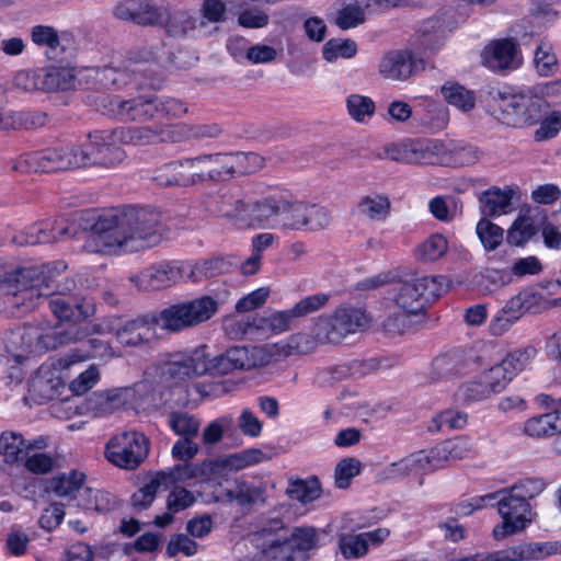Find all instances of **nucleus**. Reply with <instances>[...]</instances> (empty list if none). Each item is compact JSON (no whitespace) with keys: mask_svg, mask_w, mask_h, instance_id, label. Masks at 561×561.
Masks as SVG:
<instances>
[{"mask_svg":"<svg viewBox=\"0 0 561 561\" xmlns=\"http://www.w3.org/2000/svg\"><path fill=\"white\" fill-rule=\"evenodd\" d=\"M160 238V214L128 206L100 215L83 248L89 253L103 255L131 253L157 244Z\"/></svg>","mask_w":561,"mask_h":561,"instance_id":"1","label":"nucleus"},{"mask_svg":"<svg viewBox=\"0 0 561 561\" xmlns=\"http://www.w3.org/2000/svg\"><path fill=\"white\" fill-rule=\"evenodd\" d=\"M67 268L62 261L21 266L0 273V294L8 308L22 313L34 310L54 293V272Z\"/></svg>","mask_w":561,"mask_h":561,"instance_id":"2","label":"nucleus"},{"mask_svg":"<svg viewBox=\"0 0 561 561\" xmlns=\"http://www.w3.org/2000/svg\"><path fill=\"white\" fill-rule=\"evenodd\" d=\"M93 104L103 115L122 123H147L160 117L176 118L187 112L186 105L174 98L154 95L101 94Z\"/></svg>","mask_w":561,"mask_h":561,"instance_id":"3","label":"nucleus"},{"mask_svg":"<svg viewBox=\"0 0 561 561\" xmlns=\"http://www.w3.org/2000/svg\"><path fill=\"white\" fill-rule=\"evenodd\" d=\"M289 353H193V356L171 362L168 374L178 379L194 378L205 375L222 376L233 370H251L270 365L274 356Z\"/></svg>","mask_w":561,"mask_h":561,"instance_id":"4","label":"nucleus"},{"mask_svg":"<svg viewBox=\"0 0 561 561\" xmlns=\"http://www.w3.org/2000/svg\"><path fill=\"white\" fill-rule=\"evenodd\" d=\"M472 442L465 436L438 444L430 450H419L392 462L387 468L390 478H402L413 473L431 472L443 468L445 462L457 461L472 454Z\"/></svg>","mask_w":561,"mask_h":561,"instance_id":"5","label":"nucleus"},{"mask_svg":"<svg viewBox=\"0 0 561 561\" xmlns=\"http://www.w3.org/2000/svg\"><path fill=\"white\" fill-rule=\"evenodd\" d=\"M218 309L219 302L205 295L164 308L159 314H153L152 322L161 323V329L176 333L207 322Z\"/></svg>","mask_w":561,"mask_h":561,"instance_id":"6","label":"nucleus"},{"mask_svg":"<svg viewBox=\"0 0 561 561\" xmlns=\"http://www.w3.org/2000/svg\"><path fill=\"white\" fill-rule=\"evenodd\" d=\"M80 340V331L76 325L56 327L44 332L31 324L8 331L3 337L5 351H16L36 346L43 351H55Z\"/></svg>","mask_w":561,"mask_h":561,"instance_id":"7","label":"nucleus"},{"mask_svg":"<svg viewBox=\"0 0 561 561\" xmlns=\"http://www.w3.org/2000/svg\"><path fill=\"white\" fill-rule=\"evenodd\" d=\"M496 118L504 125L520 128L539 123L547 113V102L530 92L505 94L497 92L493 98Z\"/></svg>","mask_w":561,"mask_h":561,"instance_id":"8","label":"nucleus"},{"mask_svg":"<svg viewBox=\"0 0 561 561\" xmlns=\"http://www.w3.org/2000/svg\"><path fill=\"white\" fill-rule=\"evenodd\" d=\"M370 323L368 313L352 306L336 308L331 314L320 317L316 324V340L321 345H340L350 334L365 330Z\"/></svg>","mask_w":561,"mask_h":561,"instance_id":"9","label":"nucleus"},{"mask_svg":"<svg viewBox=\"0 0 561 561\" xmlns=\"http://www.w3.org/2000/svg\"><path fill=\"white\" fill-rule=\"evenodd\" d=\"M445 277L421 276L401 280L394 289V304L407 314H417L444 291Z\"/></svg>","mask_w":561,"mask_h":561,"instance_id":"10","label":"nucleus"},{"mask_svg":"<svg viewBox=\"0 0 561 561\" xmlns=\"http://www.w3.org/2000/svg\"><path fill=\"white\" fill-rule=\"evenodd\" d=\"M495 503L502 522L494 526L492 535L497 541L525 530L533 522L529 502L510 492L507 488L496 491Z\"/></svg>","mask_w":561,"mask_h":561,"instance_id":"11","label":"nucleus"},{"mask_svg":"<svg viewBox=\"0 0 561 561\" xmlns=\"http://www.w3.org/2000/svg\"><path fill=\"white\" fill-rule=\"evenodd\" d=\"M78 359L50 357L43 363L32 379L31 387L42 400L59 399L67 388L70 377V367Z\"/></svg>","mask_w":561,"mask_h":561,"instance_id":"12","label":"nucleus"},{"mask_svg":"<svg viewBox=\"0 0 561 561\" xmlns=\"http://www.w3.org/2000/svg\"><path fill=\"white\" fill-rule=\"evenodd\" d=\"M149 440L139 432H124L112 437L105 447L107 460L116 467L134 470L147 458Z\"/></svg>","mask_w":561,"mask_h":561,"instance_id":"13","label":"nucleus"},{"mask_svg":"<svg viewBox=\"0 0 561 561\" xmlns=\"http://www.w3.org/2000/svg\"><path fill=\"white\" fill-rule=\"evenodd\" d=\"M113 130H103L89 135V140L78 146L80 168L99 165L115 167L125 159V151L114 144Z\"/></svg>","mask_w":561,"mask_h":561,"instance_id":"14","label":"nucleus"},{"mask_svg":"<svg viewBox=\"0 0 561 561\" xmlns=\"http://www.w3.org/2000/svg\"><path fill=\"white\" fill-rule=\"evenodd\" d=\"M209 156L210 181L219 182L236 175L256 172L263 168L264 159L254 152H218Z\"/></svg>","mask_w":561,"mask_h":561,"instance_id":"15","label":"nucleus"},{"mask_svg":"<svg viewBox=\"0 0 561 561\" xmlns=\"http://www.w3.org/2000/svg\"><path fill=\"white\" fill-rule=\"evenodd\" d=\"M285 524L280 518H272L259 530L252 534V541L260 548L262 561H300L290 542L277 535L284 529Z\"/></svg>","mask_w":561,"mask_h":561,"instance_id":"16","label":"nucleus"},{"mask_svg":"<svg viewBox=\"0 0 561 561\" xmlns=\"http://www.w3.org/2000/svg\"><path fill=\"white\" fill-rule=\"evenodd\" d=\"M50 289L54 293L46 299L49 309L59 320L73 322L65 327L76 325L80 331V340H78V342H81L85 334L76 322L84 320L90 316V306L85 305L83 300L66 296V291L71 290L69 286L60 287V285H54V283H51ZM75 343H77V341Z\"/></svg>","mask_w":561,"mask_h":561,"instance_id":"17","label":"nucleus"},{"mask_svg":"<svg viewBox=\"0 0 561 561\" xmlns=\"http://www.w3.org/2000/svg\"><path fill=\"white\" fill-rule=\"evenodd\" d=\"M26 163L35 172H56L80 168L78 146L47 148L26 156Z\"/></svg>","mask_w":561,"mask_h":561,"instance_id":"18","label":"nucleus"},{"mask_svg":"<svg viewBox=\"0 0 561 561\" xmlns=\"http://www.w3.org/2000/svg\"><path fill=\"white\" fill-rule=\"evenodd\" d=\"M483 65L493 71L505 72L520 67L523 56L514 38L491 42L482 51Z\"/></svg>","mask_w":561,"mask_h":561,"instance_id":"19","label":"nucleus"},{"mask_svg":"<svg viewBox=\"0 0 561 561\" xmlns=\"http://www.w3.org/2000/svg\"><path fill=\"white\" fill-rule=\"evenodd\" d=\"M136 394L134 387H118L92 392L84 402L87 413L106 416L130 403Z\"/></svg>","mask_w":561,"mask_h":561,"instance_id":"20","label":"nucleus"},{"mask_svg":"<svg viewBox=\"0 0 561 561\" xmlns=\"http://www.w3.org/2000/svg\"><path fill=\"white\" fill-rule=\"evenodd\" d=\"M529 360V353H507L500 363L483 371L481 376L493 394H496L502 392L512 379L524 370Z\"/></svg>","mask_w":561,"mask_h":561,"instance_id":"21","label":"nucleus"},{"mask_svg":"<svg viewBox=\"0 0 561 561\" xmlns=\"http://www.w3.org/2000/svg\"><path fill=\"white\" fill-rule=\"evenodd\" d=\"M293 309L274 311L267 317L255 318L253 322L236 321L227 325V332L234 336H245L255 331L268 329L273 334H280L291 329V322L296 319Z\"/></svg>","mask_w":561,"mask_h":561,"instance_id":"22","label":"nucleus"},{"mask_svg":"<svg viewBox=\"0 0 561 561\" xmlns=\"http://www.w3.org/2000/svg\"><path fill=\"white\" fill-rule=\"evenodd\" d=\"M408 0H344L341 9L337 10L334 23L343 30L357 27L366 21V14L374 7H391L402 5Z\"/></svg>","mask_w":561,"mask_h":561,"instance_id":"23","label":"nucleus"},{"mask_svg":"<svg viewBox=\"0 0 561 561\" xmlns=\"http://www.w3.org/2000/svg\"><path fill=\"white\" fill-rule=\"evenodd\" d=\"M173 125L121 127L114 129V138L127 145L146 146L165 141H179Z\"/></svg>","mask_w":561,"mask_h":561,"instance_id":"24","label":"nucleus"},{"mask_svg":"<svg viewBox=\"0 0 561 561\" xmlns=\"http://www.w3.org/2000/svg\"><path fill=\"white\" fill-rule=\"evenodd\" d=\"M152 317L138 318L118 329L115 334L118 343L124 347H154L156 327L161 323L152 322Z\"/></svg>","mask_w":561,"mask_h":561,"instance_id":"25","label":"nucleus"},{"mask_svg":"<svg viewBox=\"0 0 561 561\" xmlns=\"http://www.w3.org/2000/svg\"><path fill=\"white\" fill-rule=\"evenodd\" d=\"M219 467L218 460H205L201 463L184 461V463L175 465L167 471H159L157 474L163 488L168 489L171 484L186 482L192 479L207 481L216 473Z\"/></svg>","mask_w":561,"mask_h":561,"instance_id":"26","label":"nucleus"},{"mask_svg":"<svg viewBox=\"0 0 561 561\" xmlns=\"http://www.w3.org/2000/svg\"><path fill=\"white\" fill-rule=\"evenodd\" d=\"M424 68L423 61L409 50H392L380 60V75L390 80H407Z\"/></svg>","mask_w":561,"mask_h":561,"instance_id":"27","label":"nucleus"},{"mask_svg":"<svg viewBox=\"0 0 561 561\" xmlns=\"http://www.w3.org/2000/svg\"><path fill=\"white\" fill-rule=\"evenodd\" d=\"M69 233L70 229L64 220H46L32 225L14 236L13 242L19 245H36L62 240Z\"/></svg>","mask_w":561,"mask_h":561,"instance_id":"28","label":"nucleus"},{"mask_svg":"<svg viewBox=\"0 0 561 561\" xmlns=\"http://www.w3.org/2000/svg\"><path fill=\"white\" fill-rule=\"evenodd\" d=\"M180 270L168 262H162L130 276V282L141 290H159L176 283Z\"/></svg>","mask_w":561,"mask_h":561,"instance_id":"29","label":"nucleus"},{"mask_svg":"<svg viewBox=\"0 0 561 561\" xmlns=\"http://www.w3.org/2000/svg\"><path fill=\"white\" fill-rule=\"evenodd\" d=\"M537 296L530 291H520L512 297L491 323L494 335H501L515 323L526 311H529Z\"/></svg>","mask_w":561,"mask_h":561,"instance_id":"30","label":"nucleus"},{"mask_svg":"<svg viewBox=\"0 0 561 561\" xmlns=\"http://www.w3.org/2000/svg\"><path fill=\"white\" fill-rule=\"evenodd\" d=\"M139 71L137 62H131L124 68L113 66L93 68L91 77L101 89L118 90L136 81Z\"/></svg>","mask_w":561,"mask_h":561,"instance_id":"31","label":"nucleus"},{"mask_svg":"<svg viewBox=\"0 0 561 561\" xmlns=\"http://www.w3.org/2000/svg\"><path fill=\"white\" fill-rule=\"evenodd\" d=\"M43 447V439L27 442L22 434L5 431L0 435V455L5 463L13 465L23 461L28 451Z\"/></svg>","mask_w":561,"mask_h":561,"instance_id":"32","label":"nucleus"},{"mask_svg":"<svg viewBox=\"0 0 561 561\" xmlns=\"http://www.w3.org/2000/svg\"><path fill=\"white\" fill-rule=\"evenodd\" d=\"M278 210L279 197L268 196L247 204L242 222L252 228H265L273 217L278 218Z\"/></svg>","mask_w":561,"mask_h":561,"instance_id":"33","label":"nucleus"},{"mask_svg":"<svg viewBox=\"0 0 561 561\" xmlns=\"http://www.w3.org/2000/svg\"><path fill=\"white\" fill-rule=\"evenodd\" d=\"M195 501L196 497L193 492L175 485L167 496V512L154 517V525L161 528L167 527L173 522L175 514L190 508Z\"/></svg>","mask_w":561,"mask_h":561,"instance_id":"34","label":"nucleus"},{"mask_svg":"<svg viewBox=\"0 0 561 561\" xmlns=\"http://www.w3.org/2000/svg\"><path fill=\"white\" fill-rule=\"evenodd\" d=\"M513 190H501L496 186L484 191L479 196L480 210L483 218L507 214L512 206Z\"/></svg>","mask_w":561,"mask_h":561,"instance_id":"35","label":"nucleus"},{"mask_svg":"<svg viewBox=\"0 0 561 561\" xmlns=\"http://www.w3.org/2000/svg\"><path fill=\"white\" fill-rule=\"evenodd\" d=\"M300 561H306L310 552L319 548L320 533L312 526L295 527L286 538Z\"/></svg>","mask_w":561,"mask_h":561,"instance_id":"36","label":"nucleus"},{"mask_svg":"<svg viewBox=\"0 0 561 561\" xmlns=\"http://www.w3.org/2000/svg\"><path fill=\"white\" fill-rule=\"evenodd\" d=\"M307 202L288 201L279 197L277 221L280 227L289 230H301L306 226Z\"/></svg>","mask_w":561,"mask_h":561,"instance_id":"37","label":"nucleus"},{"mask_svg":"<svg viewBox=\"0 0 561 561\" xmlns=\"http://www.w3.org/2000/svg\"><path fill=\"white\" fill-rule=\"evenodd\" d=\"M357 210L359 215L370 220L383 221L390 215L391 202L383 194L374 193L365 195L358 201Z\"/></svg>","mask_w":561,"mask_h":561,"instance_id":"38","label":"nucleus"},{"mask_svg":"<svg viewBox=\"0 0 561 561\" xmlns=\"http://www.w3.org/2000/svg\"><path fill=\"white\" fill-rule=\"evenodd\" d=\"M47 122V114L43 112H15L4 114L0 112V130L2 129H35Z\"/></svg>","mask_w":561,"mask_h":561,"instance_id":"39","label":"nucleus"},{"mask_svg":"<svg viewBox=\"0 0 561 561\" xmlns=\"http://www.w3.org/2000/svg\"><path fill=\"white\" fill-rule=\"evenodd\" d=\"M227 496L240 506H251L265 502V489L244 480H236L234 486L227 491Z\"/></svg>","mask_w":561,"mask_h":561,"instance_id":"40","label":"nucleus"},{"mask_svg":"<svg viewBox=\"0 0 561 561\" xmlns=\"http://www.w3.org/2000/svg\"><path fill=\"white\" fill-rule=\"evenodd\" d=\"M188 176L185 174L183 160L171 161L153 172L152 180L160 186H188Z\"/></svg>","mask_w":561,"mask_h":561,"instance_id":"41","label":"nucleus"},{"mask_svg":"<svg viewBox=\"0 0 561 561\" xmlns=\"http://www.w3.org/2000/svg\"><path fill=\"white\" fill-rule=\"evenodd\" d=\"M321 483L317 477L291 481L287 489L288 496L302 504H308L318 500L321 496Z\"/></svg>","mask_w":561,"mask_h":561,"instance_id":"42","label":"nucleus"},{"mask_svg":"<svg viewBox=\"0 0 561 561\" xmlns=\"http://www.w3.org/2000/svg\"><path fill=\"white\" fill-rule=\"evenodd\" d=\"M447 251V239L440 233H434L416 247L414 255L419 261L433 262L443 257Z\"/></svg>","mask_w":561,"mask_h":561,"instance_id":"43","label":"nucleus"},{"mask_svg":"<svg viewBox=\"0 0 561 561\" xmlns=\"http://www.w3.org/2000/svg\"><path fill=\"white\" fill-rule=\"evenodd\" d=\"M497 493H488L485 495L473 496L471 499H462L456 503L445 504L442 508L457 517L469 516L477 510L493 505Z\"/></svg>","mask_w":561,"mask_h":561,"instance_id":"44","label":"nucleus"},{"mask_svg":"<svg viewBox=\"0 0 561 561\" xmlns=\"http://www.w3.org/2000/svg\"><path fill=\"white\" fill-rule=\"evenodd\" d=\"M85 479L84 473L72 470L54 477L49 482V490L57 496H72L78 492Z\"/></svg>","mask_w":561,"mask_h":561,"instance_id":"45","label":"nucleus"},{"mask_svg":"<svg viewBox=\"0 0 561 561\" xmlns=\"http://www.w3.org/2000/svg\"><path fill=\"white\" fill-rule=\"evenodd\" d=\"M440 92L448 104L463 112L470 111L474 106L473 93L458 83H446L440 88Z\"/></svg>","mask_w":561,"mask_h":561,"instance_id":"46","label":"nucleus"},{"mask_svg":"<svg viewBox=\"0 0 561 561\" xmlns=\"http://www.w3.org/2000/svg\"><path fill=\"white\" fill-rule=\"evenodd\" d=\"M534 219L528 215L518 216L507 230V243L516 247L524 245L536 233Z\"/></svg>","mask_w":561,"mask_h":561,"instance_id":"47","label":"nucleus"},{"mask_svg":"<svg viewBox=\"0 0 561 561\" xmlns=\"http://www.w3.org/2000/svg\"><path fill=\"white\" fill-rule=\"evenodd\" d=\"M476 232L488 252L496 250L504 239V230L488 218H481L478 221Z\"/></svg>","mask_w":561,"mask_h":561,"instance_id":"48","label":"nucleus"},{"mask_svg":"<svg viewBox=\"0 0 561 561\" xmlns=\"http://www.w3.org/2000/svg\"><path fill=\"white\" fill-rule=\"evenodd\" d=\"M197 18L187 11H179L173 13L165 25V30L170 36L186 37L193 35L197 27Z\"/></svg>","mask_w":561,"mask_h":561,"instance_id":"49","label":"nucleus"},{"mask_svg":"<svg viewBox=\"0 0 561 561\" xmlns=\"http://www.w3.org/2000/svg\"><path fill=\"white\" fill-rule=\"evenodd\" d=\"M168 425L181 437H197L201 422L187 412H171L168 415Z\"/></svg>","mask_w":561,"mask_h":561,"instance_id":"50","label":"nucleus"},{"mask_svg":"<svg viewBox=\"0 0 561 561\" xmlns=\"http://www.w3.org/2000/svg\"><path fill=\"white\" fill-rule=\"evenodd\" d=\"M534 65L541 77L553 76L558 69V58L550 44L541 42L535 50Z\"/></svg>","mask_w":561,"mask_h":561,"instance_id":"51","label":"nucleus"},{"mask_svg":"<svg viewBox=\"0 0 561 561\" xmlns=\"http://www.w3.org/2000/svg\"><path fill=\"white\" fill-rule=\"evenodd\" d=\"M456 394L462 403L468 404L489 399L493 392L480 375L477 379L462 383Z\"/></svg>","mask_w":561,"mask_h":561,"instance_id":"52","label":"nucleus"},{"mask_svg":"<svg viewBox=\"0 0 561 561\" xmlns=\"http://www.w3.org/2000/svg\"><path fill=\"white\" fill-rule=\"evenodd\" d=\"M176 137L181 140L182 137L193 139L217 138L221 135L222 128L217 123H205L194 125H173Z\"/></svg>","mask_w":561,"mask_h":561,"instance_id":"53","label":"nucleus"},{"mask_svg":"<svg viewBox=\"0 0 561 561\" xmlns=\"http://www.w3.org/2000/svg\"><path fill=\"white\" fill-rule=\"evenodd\" d=\"M75 71L69 68H51L45 76L44 88L47 90H72L77 85Z\"/></svg>","mask_w":561,"mask_h":561,"instance_id":"54","label":"nucleus"},{"mask_svg":"<svg viewBox=\"0 0 561 561\" xmlns=\"http://www.w3.org/2000/svg\"><path fill=\"white\" fill-rule=\"evenodd\" d=\"M83 494L87 495V500L83 503L87 510L107 513L115 510L117 506L116 496L107 491L87 488Z\"/></svg>","mask_w":561,"mask_h":561,"instance_id":"55","label":"nucleus"},{"mask_svg":"<svg viewBox=\"0 0 561 561\" xmlns=\"http://www.w3.org/2000/svg\"><path fill=\"white\" fill-rule=\"evenodd\" d=\"M245 205L247 203H244L239 196L226 191L219 194L217 211L224 217L236 218L242 221Z\"/></svg>","mask_w":561,"mask_h":561,"instance_id":"56","label":"nucleus"},{"mask_svg":"<svg viewBox=\"0 0 561 561\" xmlns=\"http://www.w3.org/2000/svg\"><path fill=\"white\" fill-rule=\"evenodd\" d=\"M185 174L188 176V185H193L196 182L210 181L208 178L209 170V156L202 154L195 158H188L183 160Z\"/></svg>","mask_w":561,"mask_h":561,"instance_id":"57","label":"nucleus"},{"mask_svg":"<svg viewBox=\"0 0 561 561\" xmlns=\"http://www.w3.org/2000/svg\"><path fill=\"white\" fill-rule=\"evenodd\" d=\"M554 424L553 414L548 412L527 420L524 426V431L531 437L551 436L558 433Z\"/></svg>","mask_w":561,"mask_h":561,"instance_id":"58","label":"nucleus"},{"mask_svg":"<svg viewBox=\"0 0 561 561\" xmlns=\"http://www.w3.org/2000/svg\"><path fill=\"white\" fill-rule=\"evenodd\" d=\"M230 267L231 264L227 260L222 257H214L195 264L192 271V276L195 280L211 278L229 272Z\"/></svg>","mask_w":561,"mask_h":561,"instance_id":"59","label":"nucleus"},{"mask_svg":"<svg viewBox=\"0 0 561 561\" xmlns=\"http://www.w3.org/2000/svg\"><path fill=\"white\" fill-rule=\"evenodd\" d=\"M136 24L154 25L163 18L162 8L153 0H135Z\"/></svg>","mask_w":561,"mask_h":561,"instance_id":"60","label":"nucleus"},{"mask_svg":"<svg viewBox=\"0 0 561 561\" xmlns=\"http://www.w3.org/2000/svg\"><path fill=\"white\" fill-rule=\"evenodd\" d=\"M99 380V367L95 364H91L85 370L81 371L77 378L69 382L68 389L75 396H82L91 390Z\"/></svg>","mask_w":561,"mask_h":561,"instance_id":"61","label":"nucleus"},{"mask_svg":"<svg viewBox=\"0 0 561 561\" xmlns=\"http://www.w3.org/2000/svg\"><path fill=\"white\" fill-rule=\"evenodd\" d=\"M162 486L163 484L156 473L148 483L131 495V505L138 511L148 508Z\"/></svg>","mask_w":561,"mask_h":561,"instance_id":"62","label":"nucleus"},{"mask_svg":"<svg viewBox=\"0 0 561 561\" xmlns=\"http://www.w3.org/2000/svg\"><path fill=\"white\" fill-rule=\"evenodd\" d=\"M323 58L329 61H335L339 57L352 58L357 53V45L352 39H330L323 46Z\"/></svg>","mask_w":561,"mask_h":561,"instance_id":"63","label":"nucleus"},{"mask_svg":"<svg viewBox=\"0 0 561 561\" xmlns=\"http://www.w3.org/2000/svg\"><path fill=\"white\" fill-rule=\"evenodd\" d=\"M360 473V461L356 458H344L335 467L334 481L339 489H347L353 478Z\"/></svg>","mask_w":561,"mask_h":561,"instance_id":"64","label":"nucleus"}]
</instances>
